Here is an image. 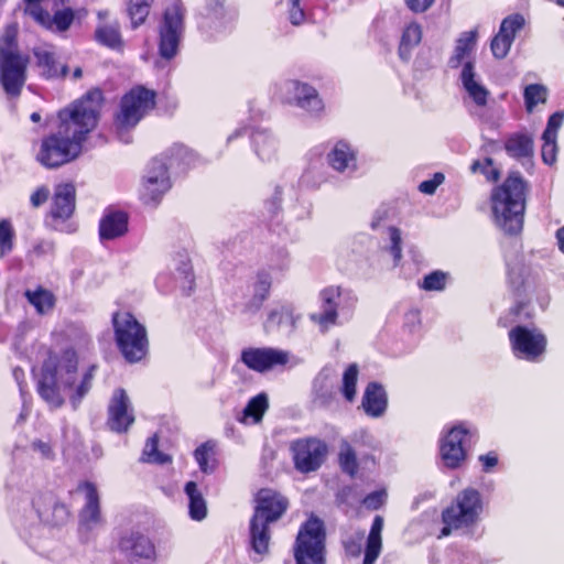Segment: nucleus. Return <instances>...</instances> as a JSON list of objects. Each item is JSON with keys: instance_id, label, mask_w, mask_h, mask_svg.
Wrapping results in <instances>:
<instances>
[{"instance_id": "f257e3e1", "label": "nucleus", "mask_w": 564, "mask_h": 564, "mask_svg": "<svg viewBox=\"0 0 564 564\" xmlns=\"http://www.w3.org/2000/svg\"><path fill=\"white\" fill-rule=\"evenodd\" d=\"M102 102L101 90L95 88L62 109L58 130L42 141L37 161L47 169H56L77 159L83 143L97 127Z\"/></svg>"}, {"instance_id": "f03ea898", "label": "nucleus", "mask_w": 564, "mask_h": 564, "mask_svg": "<svg viewBox=\"0 0 564 564\" xmlns=\"http://www.w3.org/2000/svg\"><path fill=\"white\" fill-rule=\"evenodd\" d=\"M530 183L519 171H510L490 193V209L496 226L506 235L521 234L524 224Z\"/></svg>"}, {"instance_id": "7ed1b4c3", "label": "nucleus", "mask_w": 564, "mask_h": 564, "mask_svg": "<svg viewBox=\"0 0 564 564\" xmlns=\"http://www.w3.org/2000/svg\"><path fill=\"white\" fill-rule=\"evenodd\" d=\"M77 356L73 349H67L61 358L50 356L43 364L37 391L41 398L51 406L59 408L64 403L63 389H72L76 383Z\"/></svg>"}, {"instance_id": "20e7f679", "label": "nucleus", "mask_w": 564, "mask_h": 564, "mask_svg": "<svg viewBox=\"0 0 564 564\" xmlns=\"http://www.w3.org/2000/svg\"><path fill=\"white\" fill-rule=\"evenodd\" d=\"M484 511V501L479 490L467 487L460 490L452 502L442 511L444 527L442 536H447L453 530L475 527Z\"/></svg>"}, {"instance_id": "39448f33", "label": "nucleus", "mask_w": 564, "mask_h": 564, "mask_svg": "<svg viewBox=\"0 0 564 564\" xmlns=\"http://www.w3.org/2000/svg\"><path fill=\"white\" fill-rule=\"evenodd\" d=\"M117 346L128 362H138L148 354L149 340L145 327L128 312L112 316Z\"/></svg>"}, {"instance_id": "423d86ee", "label": "nucleus", "mask_w": 564, "mask_h": 564, "mask_svg": "<svg viewBox=\"0 0 564 564\" xmlns=\"http://www.w3.org/2000/svg\"><path fill=\"white\" fill-rule=\"evenodd\" d=\"M17 26L8 25L0 45V78L6 93L18 96L25 82L28 57L21 55L15 46Z\"/></svg>"}, {"instance_id": "0eeeda50", "label": "nucleus", "mask_w": 564, "mask_h": 564, "mask_svg": "<svg viewBox=\"0 0 564 564\" xmlns=\"http://www.w3.org/2000/svg\"><path fill=\"white\" fill-rule=\"evenodd\" d=\"M324 541L323 522L317 518L307 520L296 538L294 546L296 564H325Z\"/></svg>"}, {"instance_id": "6e6552de", "label": "nucleus", "mask_w": 564, "mask_h": 564, "mask_svg": "<svg viewBox=\"0 0 564 564\" xmlns=\"http://www.w3.org/2000/svg\"><path fill=\"white\" fill-rule=\"evenodd\" d=\"M510 348L517 359L539 362L547 349V338L539 328L517 325L508 333Z\"/></svg>"}, {"instance_id": "1a4fd4ad", "label": "nucleus", "mask_w": 564, "mask_h": 564, "mask_svg": "<svg viewBox=\"0 0 564 564\" xmlns=\"http://www.w3.org/2000/svg\"><path fill=\"white\" fill-rule=\"evenodd\" d=\"M155 94L143 87L132 89L121 100V110L117 116L119 130L133 128L141 118L154 107Z\"/></svg>"}, {"instance_id": "9d476101", "label": "nucleus", "mask_w": 564, "mask_h": 564, "mask_svg": "<svg viewBox=\"0 0 564 564\" xmlns=\"http://www.w3.org/2000/svg\"><path fill=\"white\" fill-rule=\"evenodd\" d=\"M473 432L459 423L454 425L441 440L440 455L443 464L451 469L459 468L467 458V445Z\"/></svg>"}, {"instance_id": "9b49d317", "label": "nucleus", "mask_w": 564, "mask_h": 564, "mask_svg": "<svg viewBox=\"0 0 564 564\" xmlns=\"http://www.w3.org/2000/svg\"><path fill=\"white\" fill-rule=\"evenodd\" d=\"M184 12L180 4L174 3L169 7L163 15V22L160 28V55L170 59L177 53L178 44L184 30Z\"/></svg>"}, {"instance_id": "f8f14e48", "label": "nucleus", "mask_w": 564, "mask_h": 564, "mask_svg": "<svg viewBox=\"0 0 564 564\" xmlns=\"http://www.w3.org/2000/svg\"><path fill=\"white\" fill-rule=\"evenodd\" d=\"M291 451L295 468L303 474L317 470L327 456V445L316 437L294 441Z\"/></svg>"}, {"instance_id": "ddd939ff", "label": "nucleus", "mask_w": 564, "mask_h": 564, "mask_svg": "<svg viewBox=\"0 0 564 564\" xmlns=\"http://www.w3.org/2000/svg\"><path fill=\"white\" fill-rule=\"evenodd\" d=\"M290 354L272 347H248L241 351L240 360L250 370L268 372L289 362Z\"/></svg>"}, {"instance_id": "4468645a", "label": "nucleus", "mask_w": 564, "mask_h": 564, "mask_svg": "<svg viewBox=\"0 0 564 564\" xmlns=\"http://www.w3.org/2000/svg\"><path fill=\"white\" fill-rule=\"evenodd\" d=\"M77 491L85 496V505L79 512V532L89 533L104 524L97 488L91 482H83Z\"/></svg>"}, {"instance_id": "2eb2a0df", "label": "nucleus", "mask_w": 564, "mask_h": 564, "mask_svg": "<svg viewBox=\"0 0 564 564\" xmlns=\"http://www.w3.org/2000/svg\"><path fill=\"white\" fill-rule=\"evenodd\" d=\"M134 422L133 409L127 391L118 388L113 391L108 405V425L111 431L122 433Z\"/></svg>"}, {"instance_id": "dca6fc26", "label": "nucleus", "mask_w": 564, "mask_h": 564, "mask_svg": "<svg viewBox=\"0 0 564 564\" xmlns=\"http://www.w3.org/2000/svg\"><path fill=\"white\" fill-rule=\"evenodd\" d=\"M171 187L164 162L153 160L144 177L141 198L145 204H156Z\"/></svg>"}, {"instance_id": "f3484780", "label": "nucleus", "mask_w": 564, "mask_h": 564, "mask_svg": "<svg viewBox=\"0 0 564 564\" xmlns=\"http://www.w3.org/2000/svg\"><path fill=\"white\" fill-rule=\"evenodd\" d=\"M524 19L520 14H513L505 18L500 24L499 32L492 37L490 48L492 55L498 58H505L514 41L516 34L522 29Z\"/></svg>"}, {"instance_id": "a211bd4d", "label": "nucleus", "mask_w": 564, "mask_h": 564, "mask_svg": "<svg viewBox=\"0 0 564 564\" xmlns=\"http://www.w3.org/2000/svg\"><path fill=\"white\" fill-rule=\"evenodd\" d=\"M289 502L281 494L271 489H261L257 495L254 517L275 522L286 511Z\"/></svg>"}, {"instance_id": "6ab92c4d", "label": "nucleus", "mask_w": 564, "mask_h": 564, "mask_svg": "<svg viewBox=\"0 0 564 564\" xmlns=\"http://www.w3.org/2000/svg\"><path fill=\"white\" fill-rule=\"evenodd\" d=\"M272 522L252 516L249 524V545L253 552L252 560L260 562L269 554L271 533L269 525Z\"/></svg>"}, {"instance_id": "aec40b11", "label": "nucleus", "mask_w": 564, "mask_h": 564, "mask_svg": "<svg viewBox=\"0 0 564 564\" xmlns=\"http://www.w3.org/2000/svg\"><path fill=\"white\" fill-rule=\"evenodd\" d=\"M283 89L288 95L286 100L289 102L294 101L299 107L310 112H317L322 110V100L318 98V95L313 87L291 80L284 84Z\"/></svg>"}, {"instance_id": "412c9836", "label": "nucleus", "mask_w": 564, "mask_h": 564, "mask_svg": "<svg viewBox=\"0 0 564 564\" xmlns=\"http://www.w3.org/2000/svg\"><path fill=\"white\" fill-rule=\"evenodd\" d=\"M75 187L73 184H59L55 187L51 215L53 218L67 219L75 210Z\"/></svg>"}, {"instance_id": "4be33fe9", "label": "nucleus", "mask_w": 564, "mask_h": 564, "mask_svg": "<svg viewBox=\"0 0 564 564\" xmlns=\"http://www.w3.org/2000/svg\"><path fill=\"white\" fill-rule=\"evenodd\" d=\"M339 288H327L321 292L322 299V312L311 314V319L318 324L323 330H326L330 325H334L337 321V303L336 300L339 297Z\"/></svg>"}, {"instance_id": "5701e85b", "label": "nucleus", "mask_w": 564, "mask_h": 564, "mask_svg": "<svg viewBox=\"0 0 564 564\" xmlns=\"http://www.w3.org/2000/svg\"><path fill=\"white\" fill-rule=\"evenodd\" d=\"M361 406L371 417H381L388 406L387 393L382 386L370 382L362 395Z\"/></svg>"}, {"instance_id": "b1692460", "label": "nucleus", "mask_w": 564, "mask_h": 564, "mask_svg": "<svg viewBox=\"0 0 564 564\" xmlns=\"http://www.w3.org/2000/svg\"><path fill=\"white\" fill-rule=\"evenodd\" d=\"M475 76V63L467 61L460 73L463 87L478 107H485L488 104L489 90L477 83Z\"/></svg>"}, {"instance_id": "393cba45", "label": "nucleus", "mask_w": 564, "mask_h": 564, "mask_svg": "<svg viewBox=\"0 0 564 564\" xmlns=\"http://www.w3.org/2000/svg\"><path fill=\"white\" fill-rule=\"evenodd\" d=\"M478 33L476 30L463 32L456 41L453 54L448 58V66L456 69L467 61H471V54L477 44Z\"/></svg>"}, {"instance_id": "a878e982", "label": "nucleus", "mask_w": 564, "mask_h": 564, "mask_svg": "<svg viewBox=\"0 0 564 564\" xmlns=\"http://www.w3.org/2000/svg\"><path fill=\"white\" fill-rule=\"evenodd\" d=\"M505 151L510 158L518 161H531L534 153L533 138L528 133L517 132L510 134L503 144Z\"/></svg>"}, {"instance_id": "bb28decb", "label": "nucleus", "mask_w": 564, "mask_h": 564, "mask_svg": "<svg viewBox=\"0 0 564 564\" xmlns=\"http://www.w3.org/2000/svg\"><path fill=\"white\" fill-rule=\"evenodd\" d=\"M120 549L130 558H151L154 555V546L150 540L138 533L122 538Z\"/></svg>"}, {"instance_id": "cd10ccee", "label": "nucleus", "mask_w": 564, "mask_h": 564, "mask_svg": "<svg viewBox=\"0 0 564 564\" xmlns=\"http://www.w3.org/2000/svg\"><path fill=\"white\" fill-rule=\"evenodd\" d=\"M328 161L332 167L338 172L355 171L357 167L355 152L345 141L336 143L328 154Z\"/></svg>"}, {"instance_id": "c85d7f7f", "label": "nucleus", "mask_w": 564, "mask_h": 564, "mask_svg": "<svg viewBox=\"0 0 564 564\" xmlns=\"http://www.w3.org/2000/svg\"><path fill=\"white\" fill-rule=\"evenodd\" d=\"M128 229L127 215L120 212L106 215L99 226L101 239H115L126 234Z\"/></svg>"}, {"instance_id": "c756f323", "label": "nucleus", "mask_w": 564, "mask_h": 564, "mask_svg": "<svg viewBox=\"0 0 564 564\" xmlns=\"http://www.w3.org/2000/svg\"><path fill=\"white\" fill-rule=\"evenodd\" d=\"M382 529L383 518L381 516H376L367 539L364 564H375V562L379 557L382 549Z\"/></svg>"}, {"instance_id": "7c9ffc66", "label": "nucleus", "mask_w": 564, "mask_h": 564, "mask_svg": "<svg viewBox=\"0 0 564 564\" xmlns=\"http://www.w3.org/2000/svg\"><path fill=\"white\" fill-rule=\"evenodd\" d=\"M294 327L295 317L292 311L284 306L272 310L264 322V329L267 332L283 330L291 333Z\"/></svg>"}, {"instance_id": "2f4dec72", "label": "nucleus", "mask_w": 564, "mask_h": 564, "mask_svg": "<svg viewBox=\"0 0 564 564\" xmlns=\"http://www.w3.org/2000/svg\"><path fill=\"white\" fill-rule=\"evenodd\" d=\"M422 39L421 26L416 23H411L406 26L402 34L399 55L402 59L408 61L411 56V52L415 48Z\"/></svg>"}, {"instance_id": "473e14b6", "label": "nucleus", "mask_w": 564, "mask_h": 564, "mask_svg": "<svg viewBox=\"0 0 564 564\" xmlns=\"http://www.w3.org/2000/svg\"><path fill=\"white\" fill-rule=\"evenodd\" d=\"M185 492L189 499L191 517L194 520H203L206 517L207 508L202 494L198 491L196 482L188 481L185 486Z\"/></svg>"}, {"instance_id": "72a5a7b5", "label": "nucleus", "mask_w": 564, "mask_h": 564, "mask_svg": "<svg viewBox=\"0 0 564 564\" xmlns=\"http://www.w3.org/2000/svg\"><path fill=\"white\" fill-rule=\"evenodd\" d=\"M35 56L39 66L43 68V75L47 78L66 75L67 67L65 65L58 66L53 53L40 48L35 51Z\"/></svg>"}, {"instance_id": "f704fd0d", "label": "nucleus", "mask_w": 564, "mask_h": 564, "mask_svg": "<svg viewBox=\"0 0 564 564\" xmlns=\"http://www.w3.org/2000/svg\"><path fill=\"white\" fill-rule=\"evenodd\" d=\"M195 459L199 468L205 474H210L216 469L215 444L210 441L198 446L194 452Z\"/></svg>"}, {"instance_id": "c9c22d12", "label": "nucleus", "mask_w": 564, "mask_h": 564, "mask_svg": "<svg viewBox=\"0 0 564 564\" xmlns=\"http://www.w3.org/2000/svg\"><path fill=\"white\" fill-rule=\"evenodd\" d=\"M96 40L111 48H118L121 46L120 28L117 22L111 24H101L96 29Z\"/></svg>"}, {"instance_id": "e433bc0d", "label": "nucleus", "mask_w": 564, "mask_h": 564, "mask_svg": "<svg viewBox=\"0 0 564 564\" xmlns=\"http://www.w3.org/2000/svg\"><path fill=\"white\" fill-rule=\"evenodd\" d=\"M547 88L542 84H530L524 88L523 98L527 112H533L539 104H545L547 100Z\"/></svg>"}, {"instance_id": "4c0bfd02", "label": "nucleus", "mask_w": 564, "mask_h": 564, "mask_svg": "<svg viewBox=\"0 0 564 564\" xmlns=\"http://www.w3.org/2000/svg\"><path fill=\"white\" fill-rule=\"evenodd\" d=\"M152 0H129L128 14L133 28H138L147 20Z\"/></svg>"}, {"instance_id": "58836bf2", "label": "nucleus", "mask_w": 564, "mask_h": 564, "mask_svg": "<svg viewBox=\"0 0 564 564\" xmlns=\"http://www.w3.org/2000/svg\"><path fill=\"white\" fill-rule=\"evenodd\" d=\"M338 456L341 469L351 477L355 476L358 470L357 456L347 441H341Z\"/></svg>"}, {"instance_id": "ea45409f", "label": "nucleus", "mask_w": 564, "mask_h": 564, "mask_svg": "<svg viewBox=\"0 0 564 564\" xmlns=\"http://www.w3.org/2000/svg\"><path fill=\"white\" fill-rule=\"evenodd\" d=\"M74 21V12L70 9H64L56 11L54 17L52 18L48 14V21L47 22H39L41 25L54 30L57 32H64L68 30L70 24Z\"/></svg>"}, {"instance_id": "a19ab883", "label": "nucleus", "mask_w": 564, "mask_h": 564, "mask_svg": "<svg viewBox=\"0 0 564 564\" xmlns=\"http://www.w3.org/2000/svg\"><path fill=\"white\" fill-rule=\"evenodd\" d=\"M25 296L28 297L29 302L41 314L46 313L54 305L53 294L43 289H39L36 291H26Z\"/></svg>"}, {"instance_id": "79ce46f5", "label": "nucleus", "mask_w": 564, "mask_h": 564, "mask_svg": "<svg viewBox=\"0 0 564 564\" xmlns=\"http://www.w3.org/2000/svg\"><path fill=\"white\" fill-rule=\"evenodd\" d=\"M269 406L268 398L264 393L258 394L252 398L243 410L245 420L252 419L253 423H259L262 420L264 412Z\"/></svg>"}, {"instance_id": "37998d69", "label": "nucleus", "mask_w": 564, "mask_h": 564, "mask_svg": "<svg viewBox=\"0 0 564 564\" xmlns=\"http://www.w3.org/2000/svg\"><path fill=\"white\" fill-rule=\"evenodd\" d=\"M473 173H480L490 183H497L501 176L499 169L494 166V160L491 158H485L484 160H475L470 165Z\"/></svg>"}, {"instance_id": "c03bdc74", "label": "nucleus", "mask_w": 564, "mask_h": 564, "mask_svg": "<svg viewBox=\"0 0 564 564\" xmlns=\"http://www.w3.org/2000/svg\"><path fill=\"white\" fill-rule=\"evenodd\" d=\"M14 229L8 219L0 220V259L9 254L13 249Z\"/></svg>"}, {"instance_id": "a18cd8bd", "label": "nucleus", "mask_w": 564, "mask_h": 564, "mask_svg": "<svg viewBox=\"0 0 564 564\" xmlns=\"http://www.w3.org/2000/svg\"><path fill=\"white\" fill-rule=\"evenodd\" d=\"M142 460L152 464H165L170 462L171 458L158 449V437L154 435L145 443Z\"/></svg>"}, {"instance_id": "49530a36", "label": "nucleus", "mask_w": 564, "mask_h": 564, "mask_svg": "<svg viewBox=\"0 0 564 564\" xmlns=\"http://www.w3.org/2000/svg\"><path fill=\"white\" fill-rule=\"evenodd\" d=\"M257 153L263 161H271L275 153V141L264 133L254 135Z\"/></svg>"}, {"instance_id": "de8ad7c7", "label": "nucleus", "mask_w": 564, "mask_h": 564, "mask_svg": "<svg viewBox=\"0 0 564 564\" xmlns=\"http://www.w3.org/2000/svg\"><path fill=\"white\" fill-rule=\"evenodd\" d=\"M358 378V367L350 365L343 376V393L348 401H352L356 395V384Z\"/></svg>"}, {"instance_id": "09e8293b", "label": "nucleus", "mask_w": 564, "mask_h": 564, "mask_svg": "<svg viewBox=\"0 0 564 564\" xmlns=\"http://www.w3.org/2000/svg\"><path fill=\"white\" fill-rule=\"evenodd\" d=\"M449 274L442 270H434L425 274V291H443L445 290Z\"/></svg>"}, {"instance_id": "8fccbe9b", "label": "nucleus", "mask_w": 564, "mask_h": 564, "mask_svg": "<svg viewBox=\"0 0 564 564\" xmlns=\"http://www.w3.org/2000/svg\"><path fill=\"white\" fill-rule=\"evenodd\" d=\"M94 369L95 367H91L88 371H86L80 380V382L76 387V393L70 397V402L73 403L74 408H77L80 400L88 393V391L91 388V382L94 378Z\"/></svg>"}, {"instance_id": "3c124183", "label": "nucleus", "mask_w": 564, "mask_h": 564, "mask_svg": "<svg viewBox=\"0 0 564 564\" xmlns=\"http://www.w3.org/2000/svg\"><path fill=\"white\" fill-rule=\"evenodd\" d=\"M389 243L387 249L393 256L394 262H399L402 258V248H401V231L395 227H390L388 229Z\"/></svg>"}, {"instance_id": "603ef678", "label": "nucleus", "mask_w": 564, "mask_h": 564, "mask_svg": "<svg viewBox=\"0 0 564 564\" xmlns=\"http://www.w3.org/2000/svg\"><path fill=\"white\" fill-rule=\"evenodd\" d=\"M269 283L265 281H261L258 285L257 293L252 297V300L246 305V311L249 313H256L260 310L262 303L267 299L269 292Z\"/></svg>"}, {"instance_id": "864d4df0", "label": "nucleus", "mask_w": 564, "mask_h": 564, "mask_svg": "<svg viewBox=\"0 0 564 564\" xmlns=\"http://www.w3.org/2000/svg\"><path fill=\"white\" fill-rule=\"evenodd\" d=\"M543 144L541 156L545 164L552 165L556 161L557 144L556 138H546L542 135Z\"/></svg>"}, {"instance_id": "5fc2aeb1", "label": "nucleus", "mask_w": 564, "mask_h": 564, "mask_svg": "<svg viewBox=\"0 0 564 564\" xmlns=\"http://www.w3.org/2000/svg\"><path fill=\"white\" fill-rule=\"evenodd\" d=\"M564 121V112L563 111H556L552 113L546 123V128L543 131V137L546 138H557V130L561 128Z\"/></svg>"}, {"instance_id": "6e6d98bb", "label": "nucleus", "mask_w": 564, "mask_h": 564, "mask_svg": "<svg viewBox=\"0 0 564 564\" xmlns=\"http://www.w3.org/2000/svg\"><path fill=\"white\" fill-rule=\"evenodd\" d=\"M26 2V7L24 12L32 17L36 22H47L48 21V12L44 11L40 3L43 0H24Z\"/></svg>"}, {"instance_id": "4d7b16f0", "label": "nucleus", "mask_w": 564, "mask_h": 564, "mask_svg": "<svg viewBox=\"0 0 564 564\" xmlns=\"http://www.w3.org/2000/svg\"><path fill=\"white\" fill-rule=\"evenodd\" d=\"M175 269L185 278L192 279V265L188 253L186 251L177 253V257L174 259Z\"/></svg>"}, {"instance_id": "13d9d810", "label": "nucleus", "mask_w": 564, "mask_h": 564, "mask_svg": "<svg viewBox=\"0 0 564 564\" xmlns=\"http://www.w3.org/2000/svg\"><path fill=\"white\" fill-rule=\"evenodd\" d=\"M386 497L387 494L384 490L371 492L367 497H365L364 505L368 509L377 510L383 505Z\"/></svg>"}, {"instance_id": "bf43d9fd", "label": "nucleus", "mask_w": 564, "mask_h": 564, "mask_svg": "<svg viewBox=\"0 0 564 564\" xmlns=\"http://www.w3.org/2000/svg\"><path fill=\"white\" fill-rule=\"evenodd\" d=\"M225 3L226 0H207L206 2V9L207 14L209 17H214L216 19L223 18L225 15Z\"/></svg>"}, {"instance_id": "052dcab7", "label": "nucleus", "mask_w": 564, "mask_h": 564, "mask_svg": "<svg viewBox=\"0 0 564 564\" xmlns=\"http://www.w3.org/2000/svg\"><path fill=\"white\" fill-rule=\"evenodd\" d=\"M404 325L410 332H416L421 326V312L419 308L411 310L405 314Z\"/></svg>"}, {"instance_id": "680f3d73", "label": "nucleus", "mask_w": 564, "mask_h": 564, "mask_svg": "<svg viewBox=\"0 0 564 564\" xmlns=\"http://www.w3.org/2000/svg\"><path fill=\"white\" fill-rule=\"evenodd\" d=\"M445 182V174L442 172H436L432 175L431 178L425 180V195L435 194L437 187Z\"/></svg>"}, {"instance_id": "e2e57ef3", "label": "nucleus", "mask_w": 564, "mask_h": 564, "mask_svg": "<svg viewBox=\"0 0 564 564\" xmlns=\"http://www.w3.org/2000/svg\"><path fill=\"white\" fill-rule=\"evenodd\" d=\"M305 14L300 7V0H291L290 21L294 25H300L304 21Z\"/></svg>"}, {"instance_id": "0e129e2a", "label": "nucleus", "mask_w": 564, "mask_h": 564, "mask_svg": "<svg viewBox=\"0 0 564 564\" xmlns=\"http://www.w3.org/2000/svg\"><path fill=\"white\" fill-rule=\"evenodd\" d=\"M50 197V189L47 186H40L35 189V192L31 195V204L33 207H40L43 205Z\"/></svg>"}, {"instance_id": "69168bd1", "label": "nucleus", "mask_w": 564, "mask_h": 564, "mask_svg": "<svg viewBox=\"0 0 564 564\" xmlns=\"http://www.w3.org/2000/svg\"><path fill=\"white\" fill-rule=\"evenodd\" d=\"M364 534L358 533L356 540L350 539L345 542L346 552L352 556H358L361 552Z\"/></svg>"}, {"instance_id": "338daca9", "label": "nucleus", "mask_w": 564, "mask_h": 564, "mask_svg": "<svg viewBox=\"0 0 564 564\" xmlns=\"http://www.w3.org/2000/svg\"><path fill=\"white\" fill-rule=\"evenodd\" d=\"M479 462L482 465V470L485 473L490 471L498 464V455L495 452H489L485 455L479 456Z\"/></svg>"}, {"instance_id": "774afa93", "label": "nucleus", "mask_w": 564, "mask_h": 564, "mask_svg": "<svg viewBox=\"0 0 564 564\" xmlns=\"http://www.w3.org/2000/svg\"><path fill=\"white\" fill-rule=\"evenodd\" d=\"M32 447H33V449L40 452L43 457L48 458V457L52 456L51 446L47 443L43 442V441H35V442H33Z\"/></svg>"}]
</instances>
